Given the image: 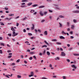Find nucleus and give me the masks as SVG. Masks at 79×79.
Wrapping results in <instances>:
<instances>
[{
  "mask_svg": "<svg viewBox=\"0 0 79 79\" xmlns=\"http://www.w3.org/2000/svg\"><path fill=\"white\" fill-rule=\"evenodd\" d=\"M39 55H40V56H42V53H40L39 54Z\"/></svg>",
  "mask_w": 79,
  "mask_h": 79,
  "instance_id": "nucleus-53",
  "label": "nucleus"
},
{
  "mask_svg": "<svg viewBox=\"0 0 79 79\" xmlns=\"http://www.w3.org/2000/svg\"><path fill=\"white\" fill-rule=\"evenodd\" d=\"M66 60H67V61H68V62H70V60H69L67 59Z\"/></svg>",
  "mask_w": 79,
  "mask_h": 79,
  "instance_id": "nucleus-45",
  "label": "nucleus"
},
{
  "mask_svg": "<svg viewBox=\"0 0 79 79\" xmlns=\"http://www.w3.org/2000/svg\"><path fill=\"white\" fill-rule=\"evenodd\" d=\"M45 6H41L39 7V8H44Z\"/></svg>",
  "mask_w": 79,
  "mask_h": 79,
  "instance_id": "nucleus-13",
  "label": "nucleus"
},
{
  "mask_svg": "<svg viewBox=\"0 0 79 79\" xmlns=\"http://www.w3.org/2000/svg\"><path fill=\"white\" fill-rule=\"evenodd\" d=\"M5 76L6 77H7V78H10V77L8 76V75H6Z\"/></svg>",
  "mask_w": 79,
  "mask_h": 79,
  "instance_id": "nucleus-47",
  "label": "nucleus"
},
{
  "mask_svg": "<svg viewBox=\"0 0 79 79\" xmlns=\"http://www.w3.org/2000/svg\"><path fill=\"white\" fill-rule=\"evenodd\" d=\"M0 53L2 54V50H0Z\"/></svg>",
  "mask_w": 79,
  "mask_h": 79,
  "instance_id": "nucleus-52",
  "label": "nucleus"
},
{
  "mask_svg": "<svg viewBox=\"0 0 79 79\" xmlns=\"http://www.w3.org/2000/svg\"><path fill=\"white\" fill-rule=\"evenodd\" d=\"M44 35H47V31H45L44 32Z\"/></svg>",
  "mask_w": 79,
  "mask_h": 79,
  "instance_id": "nucleus-18",
  "label": "nucleus"
},
{
  "mask_svg": "<svg viewBox=\"0 0 79 79\" xmlns=\"http://www.w3.org/2000/svg\"><path fill=\"white\" fill-rule=\"evenodd\" d=\"M34 52H30V54H34Z\"/></svg>",
  "mask_w": 79,
  "mask_h": 79,
  "instance_id": "nucleus-63",
  "label": "nucleus"
},
{
  "mask_svg": "<svg viewBox=\"0 0 79 79\" xmlns=\"http://www.w3.org/2000/svg\"><path fill=\"white\" fill-rule=\"evenodd\" d=\"M73 48H70L68 49V50H69V51H71V50H73Z\"/></svg>",
  "mask_w": 79,
  "mask_h": 79,
  "instance_id": "nucleus-9",
  "label": "nucleus"
},
{
  "mask_svg": "<svg viewBox=\"0 0 79 79\" xmlns=\"http://www.w3.org/2000/svg\"><path fill=\"white\" fill-rule=\"evenodd\" d=\"M27 51L28 52H31V50H27Z\"/></svg>",
  "mask_w": 79,
  "mask_h": 79,
  "instance_id": "nucleus-61",
  "label": "nucleus"
},
{
  "mask_svg": "<svg viewBox=\"0 0 79 79\" xmlns=\"http://www.w3.org/2000/svg\"><path fill=\"white\" fill-rule=\"evenodd\" d=\"M56 9L57 10H60V9L58 7H56Z\"/></svg>",
  "mask_w": 79,
  "mask_h": 79,
  "instance_id": "nucleus-39",
  "label": "nucleus"
},
{
  "mask_svg": "<svg viewBox=\"0 0 79 79\" xmlns=\"http://www.w3.org/2000/svg\"><path fill=\"white\" fill-rule=\"evenodd\" d=\"M16 26H17V27H18V26H19V23H17Z\"/></svg>",
  "mask_w": 79,
  "mask_h": 79,
  "instance_id": "nucleus-42",
  "label": "nucleus"
},
{
  "mask_svg": "<svg viewBox=\"0 0 79 79\" xmlns=\"http://www.w3.org/2000/svg\"><path fill=\"white\" fill-rule=\"evenodd\" d=\"M11 52V51L10 50H9L7 51V53H9V52Z\"/></svg>",
  "mask_w": 79,
  "mask_h": 79,
  "instance_id": "nucleus-48",
  "label": "nucleus"
},
{
  "mask_svg": "<svg viewBox=\"0 0 79 79\" xmlns=\"http://www.w3.org/2000/svg\"><path fill=\"white\" fill-rule=\"evenodd\" d=\"M70 31V29L69 28L67 29V31Z\"/></svg>",
  "mask_w": 79,
  "mask_h": 79,
  "instance_id": "nucleus-46",
  "label": "nucleus"
},
{
  "mask_svg": "<svg viewBox=\"0 0 79 79\" xmlns=\"http://www.w3.org/2000/svg\"><path fill=\"white\" fill-rule=\"evenodd\" d=\"M26 19H27V17H25L24 18H23V19H22V21H26Z\"/></svg>",
  "mask_w": 79,
  "mask_h": 79,
  "instance_id": "nucleus-23",
  "label": "nucleus"
},
{
  "mask_svg": "<svg viewBox=\"0 0 79 79\" xmlns=\"http://www.w3.org/2000/svg\"><path fill=\"white\" fill-rule=\"evenodd\" d=\"M74 56H79V54H74Z\"/></svg>",
  "mask_w": 79,
  "mask_h": 79,
  "instance_id": "nucleus-30",
  "label": "nucleus"
},
{
  "mask_svg": "<svg viewBox=\"0 0 79 79\" xmlns=\"http://www.w3.org/2000/svg\"><path fill=\"white\" fill-rule=\"evenodd\" d=\"M33 76V75H31H31H29V77H31V76Z\"/></svg>",
  "mask_w": 79,
  "mask_h": 79,
  "instance_id": "nucleus-58",
  "label": "nucleus"
},
{
  "mask_svg": "<svg viewBox=\"0 0 79 79\" xmlns=\"http://www.w3.org/2000/svg\"><path fill=\"white\" fill-rule=\"evenodd\" d=\"M30 74H31V75H33V76H34V72H33L31 71L30 72Z\"/></svg>",
  "mask_w": 79,
  "mask_h": 79,
  "instance_id": "nucleus-22",
  "label": "nucleus"
},
{
  "mask_svg": "<svg viewBox=\"0 0 79 79\" xmlns=\"http://www.w3.org/2000/svg\"><path fill=\"white\" fill-rule=\"evenodd\" d=\"M73 23H76L77 22V21L75 19H73Z\"/></svg>",
  "mask_w": 79,
  "mask_h": 79,
  "instance_id": "nucleus-37",
  "label": "nucleus"
},
{
  "mask_svg": "<svg viewBox=\"0 0 79 79\" xmlns=\"http://www.w3.org/2000/svg\"><path fill=\"white\" fill-rule=\"evenodd\" d=\"M22 5H25V3H23L21 4Z\"/></svg>",
  "mask_w": 79,
  "mask_h": 79,
  "instance_id": "nucleus-60",
  "label": "nucleus"
},
{
  "mask_svg": "<svg viewBox=\"0 0 79 79\" xmlns=\"http://www.w3.org/2000/svg\"><path fill=\"white\" fill-rule=\"evenodd\" d=\"M32 27H31V30H34V24H32Z\"/></svg>",
  "mask_w": 79,
  "mask_h": 79,
  "instance_id": "nucleus-3",
  "label": "nucleus"
},
{
  "mask_svg": "<svg viewBox=\"0 0 79 79\" xmlns=\"http://www.w3.org/2000/svg\"><path fill=\"white\" fill-rule=\"evenodd\" d=\"M70 39H74V36H71L70 37Z\"/></svg>",
  "mask_w": 79,
  "mask_h": 79,
  "instance_id": "nucleus-38",
  "label": "nucleus"
},
{
  "mask_svg": "<svg viewBox=\"0 0 79 79\" xmlns=\"http://www.w3.org/2000/svg\"><path fill=\"white\" fill-rule=\"evenodd\" d=\"M43 22H45V20H42L41 21V23H43Z\"/></svg>",
  "mask_w": 79,
  "mask_h": 79,
  "instance_id": "nucleus-43",
  "label": "nucleus"
},
{
  "mask_svg": "<svg viewBox=\"0 0 79 79\" xmlns=\"http://www.w3.org/2000/svg\"><path fill=\"white\" fill-rule=\"evenodd\" d=\"M40 14L42 16H44V14L42 13V11H40Z\"/></svg>",
  "mask_w": 79,
  "mask_h": 79,
  "instance_id": "nucleus-6",
  "label": "nucleus"
},
{
  "mask_svg": "<svg viewBox=\"0 0 79 79\" xmlns=\"http://www.w3.org/2000/svg\"><path fill=\"white\" fill-rule=\"evenodd\" d=\"M62 34H64V35H66V33L64 32V31H63L62 32Z\"/></svg>",
  "mask_w": 79,
  "mask_h": 79,
  "instance_id": "nucleus-21",
  "label": "nucleus"
},
{
  "mask_svg": "<svg viewBox=\"0 0 79 79\" xmlns=\"http://www.w3.org/2000/svg\"><path fill=\"white\" fill-rule=\"evenodd\" d=\"M34 31H35L36 34H37V30L35 29L34 30Z\"/></svg>",
  "mask_w": 79,
  "mask_h": 79,
  "instance_id": "nucleus-34",
  "label": "nucleus"
},
{
  "mask_svg": "<svg viewBox=\"0 0 79 79\" xmlns=\"http://www.w3.org/2000/svg\"><path fill=\"white\" fill-rule=\"evenodd\" d=\"M49 66L50 68H52V64H50Z\"/></svg>",
  "mask_w": 79,
  "mask_h": 79,
  "instance_id": "nucleus-57",
  "label": "nucleus"
},
{
  "mask_svg": "<svg viewBox=\"0 0 79 79\" xmlns=\"http://www.w3.org/2000/svg\"><path fill=\"white\" fill-rule=\"evenodd\" d=\"M9 16H14V14H9Z\"/></svg>",
  "mask_w": 79,
  "mask_h": 79,
  "instance_id": "nucleus-33",
  "label": "nucleus"
},
{
  "mask_svg": "<svg viewBox=\"0 0 79 79\" xmlns=\"http://www.w3.org/2000/svg\"><path fill=\"white\" fill-rule=\"evenodd\" d=\"M67 24L68 26H69V22H67Z\"/></svg>",
  "mask_w": 79,
  "mask_h": 79,
  "instance_id": "nucleus-51",
  "label": "nucleus"
},
{
  "mask_svg": "<svg viewBox=\"0 0 79 79\" xmlns=\"http://www.w3.org/2000/svg\"><path fill=\"white\" fill-rule=\"evenodd\" d=\"M38 32H39L40 33V32H41V31H40V29H38Z\"/></svg>",
  "mask_w": 79,
  "mask_h": 79,
  "instance_id": "nucleus-36",
  "label": "nucleus"
},
{
  "mask_svg": "<svg viewBox=\"0 0 79 79\" xmlns=\"http://www.w3.org/2000/svg\"><path fill=\"white\" fill-rule=\"evenodd\" d=\"M34 12H35V10H31L30 11V13H34Z\"/></svg>",
  "mask_w": 79,
  "mask_h": 79,
  "instance_id": "nucleus-11",
  "label": "nucleus"
},
{
  "mask_svg": "<svg viewBox=\"0 0 79 79\" xmlns=\"http://www.w3.org/2000/svg\"><path fill=\"white\" fill-rule=\"evenodd\" d=\"M60 39H65V38L63 37V36H61L60 37Z\"/></svg>",
  "mask_w": 79,
  "mask_h": 79,
  "instance_id": "nucleus-5",
  "label": "nucleus"
},
{
  "mask_svg": "<svg viewBox=\"0 0 79 79\" xmlns=\"http://www.w3.org/2000/svg\"><path fill=\"white\" fill-rule=\"evenodd\" d=\"M28 35H30V36H31V35H32V34L30 33H28Z\"/></svg>",
  "mask_w": 79,
  "mask_h": 79,
  "instance_id": "nucleus-35",
  "label": "nucleus"
},
{
  "mask_svg": "<svg viewBox=\"0 0 79 79\" xmlns=\"http://www.w3.org/2000/svg\"><path fill=\"white\" fill-rule=\"evenodd\" d=\"M61 53L62 56H66V54L64 52H62Z\"/></svg>",
  "mask_w": 79,
  "mask_h": 79,
  "instance_id": "nucleus-4",
  "label": "nucleus"
},
{
  "mask_svg": "<svg viewBox=\"0 0 79 79\" xmlns=\"http://www.w3.org/2000/svg\"><path fill=\"white\" fill-rule=\"evenodd\" d=\"M52 41L53 42H56L57 40L56 39H52Z\"/></svg>",
  "mask_w": 79,
  "mask_h": 79,
  "instance_id": "nucleus-15",
  "label": "nucleus"
},
{
  "mask_svg": "<svg viewBox=\"0 0 79 79\" xmlns=\"http://www.w3.org/2000/svg\"><path fill=\"white\" fill-rule=\"evenodd\" d=\"M37 4H34V5H33L32 6L33 7H35L36 6H37Z\"/></svg>",
  "mask_w": 79,
  "mask_h": 79,
  "instance_id": "nucleus-19",
  "label": "nucleus"
},
{
  "mask_svg": "<svg viewBox=\"0 0 79 79\" xmlns=\"http://www.w3.org/2000/svg\"><path fill=\"white\" fill-rule=\"evenodd\" d=\"M73 13H79V10H74L73 11Z\"/></svg>",
  "mask_w": 79,
  "mask_h": 79,
  "instance_id": "nucleus-1",
  "label": "nucleus"
},
{
  "mask_svg": "<svg viewBox=\"0 0 79 79\" xmlns=\"http://www.w3.org/2000/svg\"><path fill=\"white\" fill-rule=\"evenodd\" d=\"M55 60H60V58H59V57H57L55 59Z\"/></svg>",
  "mask_w": 79,
  "mask_h": 79,
  "instance_id": "nucleus-27",
  "label": "nucleus"
},
{
  "mask_svg": "<svg viewBox=\"0 0 79 79\" xmlns=\"http://www.w3.org/2000/svg\"><path fill=\"white\" fill-rule=\"evenodd\" d=\"M18 35V33H16V34L13 35L12 36L15 37V36H16V35Z\"/></svg>",
  "mask_w": 79,
  "mask_h": 79,
  "instance_id": "nucleus-12",
  "label": "nucleus"
},
{
  "mask_svg": "<svg viewBox=\"0 0 79 79\" xmlns=\"http://www.w3.org/2000/svg\"><path fill=\"white\" fill-rule=\"evenodd\" d=\"M17 77L18 78H21V76L18 75H17Z\"/></svg>",
  "mask_w": 79,
  "mask_h": 79,
  "instance_id": "nucleus-31",
  "label": "nucleus"
},
{
  "mask_svg": "<svg viewBox=\"0 0 79 79\" xmlns=\"http://www.w3.org/2000/svg\"><path fill=\"white\" fill-rule=\"evenodd\" d=\"M71 66L72 68H74L75 69H76V68H77V67L74 65H72Z\"/></svg>",
  "mask_w": 79,
  "mask_h": 79,
  "instance_id": "nucleus-2",
  "label": "nucleus"
},
{
  "mask_svg": "<svg viewBox=\"0 0 79 79\" xmlns=\"http://www.w3.org/2000/svg\"><path fill=\"white\" fill-rule=\"evenodd\" d=\"M56 44H57V45H61V43L59 42H57Z\"/></svg>",
  "mask_w": 79,
  "mask_h": 79,
  "instance_id": "nucleus-29",
  "label": "nucleus"
},
{
  "mask_svg": "<svg viewBox=\"0 0 79 79\" xmlns=\"http://www.w3.org/2000/svg\"><path fill=\"white\" fill-rule=\"evenodd\" d=\"M47 55H50V52H47Z\"/></svg>",
  "mask_w": 79,
  "mask_h": 79,
  "instance_id": "nucleus-24",
  "label": "nucleus"
},
{
  "mask_svg": "<svg viewBox=\"0 0 79 79\" xmlns=\"http://www.w3.org/2000/svg\"><path fill=\"white\" fill-rule=\"evenodd\" d=\"M16 64L15 63H12V65H15Z\"/></svg>",
  "mask_w": 79,
  "mask_h": 79,
  "instance_id": "nucleus-62",
  "label": "nucleus"
},
{
  "mask_svg": "<svg viewBox=\"0 0 79 79\" xmlns=\"http://www.w3.org/2000/svg\"><path fill=\"white\" fill-rule=\"evenodd\" d=\"M12 56H8V58H11Z\"/></svg>",
  "mask_w": 79,
  "mask_h": 79,
  "instance_id": "nucleus-41",
  "label": "nucleus"
},
{
  "mask_svg": "<svg viewBox=\"0 0 79 79\" xmlns=\"http://www.w3.org/2000/svg\"><path fill=\"white\" fill-rule=\"evenodd\" d=\"M29 60H32L33 59V58H32V57H30V58H29Z\"/></svg>",
  "mask_w": 79,
  "mask_h": 79,
  "instance_id": "nucleus-44",
  "label": "nucleus"
},
{
  "mask_svg": "<svg viewBox=\"0 0 79 79\" xmlns=\"http://www.w3.org/2000/svg\"><path fill=\"white\" fill-rule=\"evenodd\" d=\"M24 63H25V64H27V62L26 60L24 61Z\"/></svg>",
  "mask_w": 79,
  "mask_h": 79,
  "instance_id": "nucleus-49",
  "label": "nucleus"
},
{
  "mask_svg": "<svg viewBox=\"0 0 79 79\" xmlns=\"http://www.w3.org/2000/svg\"><path fill=\"white\" fill-rule=\"evenodd\" d=\"M42 48H44V47H47V45H44L42 46Z\"/></svg>",
  "mask_w": 79,
  "mask_h": 79,
  "instance_id": "nucleus-26",
  "label": "nucleus"
},
{
  "mask_svg": "<svg viewBox=\"0 0 79 79\" xmlns=\"http://www.w3.org/2000/svg\"><path fill=\"white\" fill-rule=\"evenodd\" d=\"M33 15H37V12H35Z\"/></svg>",
  "mask_w": 79,
  "mask_h": 79,
  "instance_id": "nucleus-54",
  "label": "nucleus"
},
{
  "mask_svg": "<svg viewBox=\"0 0 79 79\" xmlns=\"http://www.w3.org/2000/svg\"><path fill=\"white\" fill-rule=\"evenodd\" d=\"M0 45H2V46H5V45L3 43H1Z\"/></svg>",
  "mask_w": 79,
  "mask_h": 79,
  "instance_id": "nucleus-32",
  "label": "nucleus"
},
{
  "mask_svg": "<svg viewBox=\"0 0 79 79\" xmlns=\"http://www.w3.org/2000/svg\"><path fill=\"white\" fill-rule=\"evenodd\" d=\"M59 17L60 18H64V16H63L62 15H60L59 16Z\"/></svg>",
  "mask_w": 79,
  "mask_h": 79,
  "instance_id": "nucleus-20",
  "label": "nucleus"
},
{
  "mask_svg": "<svg viewBox=\"0 0 79 79\" xmlns=\"http://www.w3.org/2000/svg\"><path fill=\"white\" fill-rule=\"evenodd\" d=\"M2 39H3V38L2 37H0V40H2Z\"/></svg>",
  "mask_w": 79,
  "mask_h": 79,
  "instance_id": "nucleus-64",
  "label": "nucleus"
},
{
  "mask_svg": "<svg viewBox=\"0 0 79 79\" xmlns=\"http://www.w3.org/2000/svg\"><path fill=\"white\" fill-rule=\"evenodd\" d=\"M33 57V58H34V59H35V60H36V59H37V58H36V56H34Z\"/></svg>",
  "mask_w": 79,
  "mask_h": 79,
  "instance_id": "nucleus-28",
  "label": "nucleus"
},
{
  "mask_svg": "<svg viewBox=\"0 0 79 79\" xmlns=\"http://www.w3.org/2000/svg\"><path fill=\"white\" fill-rule=\"evenodd\" d=\"M20 61V59H19L17 60V63H18V62H19Z\"/></svg>",
  "mask_w": 79,
  "mask_h": 79,
  "instance_id": "nucleus-40",
  "label": "nucleus"
},
{
  "mask_svg": "<svg viewBox=\"0 0 79 79\" xmlns=\"http://www.w3.org/2000/svg\"><path fill=\"white\" fill-rule=\"evenodd\" d=\"M73 31H71L70 32V33L71 34H73Z\"/></svg>",
  "mask_w": 79,
  "mask_h": 79,
  "instance_id": "nucleus-56",
  "label": "nucleus"
},
{
  "mask_svg": "<svg viewBox=\"0 0 79 79\" xmlns=\"http://www.w3.org/2000/svg\"><path fill=\"white\" fill-rule=\"evenodd\" d=\"M44 43H45V44H46V45H49V44H48V43H47V41H46L44 40Z\"/></svg>",
  "mask_w": 79,
  "mask_h": 79,
  "instance_id": "nucleus-10",
  "label": "nucleus"
},
{
  "mask_svg": "<svg viewBox=\"0 0 79 79\" xmlns=\"http://www.w3.org/2000/svg\"><path fill=\"white\" fill-rule=\"evenodd\" d=\"M0 24H1V25L2 26H4V25H5V24H4V23H2V22H0Z\"/></svg>",
  "mask_w": 79,
  "mask_h": 79,
  "instance_id": "nucleus-17",
  "label": "nucleus"
},
{
  "mask_svg": "<svg viewBox=\"0 0 79 79\" xmlns=\"http://www.w3.org/2000/svg\"><path fill=\"white\" fill-rule=\"evenodd\" d=\"M11 29L12 31H15V30L14 29V28H13V27H11Z\"/></svg>",
  "mask_w": 79,
  "mask_h": 79,
  "instance_id": "nucleus-14",
  "label": "nucleus"
},
{
  "mask_svg": "<svg viewBox=\"0 0 79 79\" xmlns=\"http://www.w3.org/2000/svg\"><path fill=\"white\" fill-rule=\"evenodd\" d=\"M48 11H49V12H50V13H52L53 12V11L50 10H49Z\"/></svg>",
  "mask_w": 79,
  "mask_h": 79,
  "instance_id": "nucleus-50",
  "label": "nucleus"
},
{
  "mask_svg": "<svg viewBox=\"0 0 79 79\" xmlns=\"http://www.w3.org/2000/svg\"><path fill=\"white\" fill-rule=\"evenodd\" d=\"M21 7L22 8H26L27 7V6L26 5H23V6H21Z\"/></svg>",
  "mask_w": 79,
  "mask_h": 79,
  "instance_id": "nucleus-7",
  "label": "nucleus"
},
{
  "mask_svg": "<svg viewBox=\"0 0 79 79\" xmlns=\"http://www.w3.org/2000/svg\"><path fill=\"white\" fill-rule=\"evenodd\" d=\"M44 15H47V12H45L44 13Z\"/></svg>",
  "mask_w": 79,
  "mask_h": 79,
  "instance_id": "nucleus-59",
  "label": "nucleus"
},
{
  "mask_svg": "<svg viewBox=\"0 0 79 79\" xmlns=\"http://www.w3.org/2000/svg\"><path fill=\"white\" fill-rule=\"evenodd\" d=\"M74 26L72 25L71 27V29H74Z\"/></svg>",
  "mask_w": 79,
  "mask_h": 79,
  "instance_id": "nucleus-16",
  "label": "nucleus"
},
{
  "mask_svg": "<svg viewBox=\"0 0 79 79\" xmlns=\"http://www.w3.org/2000/svg\"><path fill=\"white\" fill-rule=\"evenodd\" d=\"M32 4V2L28 3L27 4V6H31V5Z\"/></svg>",
  "mask_w": 79,
  "mask_h": 79,
  "instance_id": "nucleus-8",
  "label": "nucleus"
},
{
  "mask_svg": "<svg viewBox=\"0 0 79 79\" xmlns=\"http://www.w3.org/2000/svg\"><path fill=\"white\" fill-rule=\"evenodd\" d=\"M8 35H9L10 37H11V34H8Z\"/></svg>",
  "mask_w": 79,
  "mask_h": 79,
  "instance_id": "nucleus-55",
  "label": "nucleus"
},
{
  "mask_svg": "<svg viewBox=\"0 0 79 79\" xmlns=\"http://www.w3.org/2000/svg\"><path fill=\"white\" fill-rule=\"evenodd\" d=\"M59 27H62V24H61L60 23H59Z\"/></svg>",
  "mask_w": 79,
  "mask_h": 79,
  "instance_id": "nucleus-25",
  "label": "nucleus"
}]
</instances>
